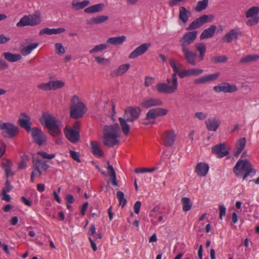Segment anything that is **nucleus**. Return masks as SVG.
<instances>
[{
	"instance_id": "nucleus-1",
	"label": "nucleus",
	"mask_w": 259,
	"mask_h": 259,
	"mask_svg": "<svg viewBox=\"0 0 259 259\" xmlns=\"http://www.w3.org/2000/svg\"><path fill=\"white\" fill-rule=\"evenodd\" d=\"M198 32L196 30L186 32L179 40L181 50L183 53L186 61L192 66L197 64L196 57L197 53L190 51L188 46L196 39Z\"/></svg>"
},
{
	"instance_id": "nucleus-2",
	"label": "nucleus",
	"mask_w": 259,
	"mask_h": 259,
	"mask_svg": "<svg viewBox=\"0 0 259 259\" xmlns=\"http://www.w3.org/2000/svg\"><path fill=\"white\" fill-rule=\"evenodd\" d=\"M39 121L48 129L49 134L53 137H57L61 134L59 121L56 118L48 113H44Z\"/></svg>"
},
{
	"instance_id": "nucleus-3",
	"label": "nucleus",
	"mask_w": 259,
	"mask_h": 259,
	"mask_svg": "<svg viewBox=\"0 0 259 259\" xmlns=\"http://www.w3.org/2000/svg\"><path fill=\"white\" fill-rule=\"evenodd\" d=\"M70 106V116L74 119H78L83 116L86 111L85 105L79 100V98L75 95L71 100Z\"/></svg>"
},
{
	"instance_id": "nucleus-4",
	"label": "nucleus",
	"mask_w": 259,
	"mask_h": 259,
	"mask_svg": "<svg viewBox=\"0 0 259 259\" xmlns=\"http://www.w3.org/2000/svg\"><path fill=\"white\" fill-rule=\"evenodd\" d=\"M251 163L248 160H239L233 168V171L237 177L243 173V179L245 180L253 170Z\"/></svg>"
},
{
	"instance_id": "nucleus-5",
	"label": "nucleus",
	"mask_w": 259,
	"mask_h": 259,
	"mask_svg": "<svg viewBox=\"0 0 259 259\" xmlns=\"http://www.w3.org/2000/svg\"><path fill=\"white\" fill-rule=\"evenodd\" d=\"M166 83H159L156 85L157 91L160 93L171 94L178 88V82L170 78H167Z\"/></svg>"
},
{
	"instance_id": "nucleus-6",
	"label": "nucleus",
	"mask_w": 259,
	"mask_h": 259,
	"mask_svg": "<svg viewBox=\"0 0 259 259\" xmlns=\"http://www.w3.org/2000/svg\"><path fill=\"white\" fill-rule=\"evenodd\" d=\"M141 110L139 107H128L124 112L123 118L128 122H133L137 120L140 116Z\"/></svg>"
},
{
	"instance_id": "nucleus-7",
	"label": "nucleus",
	"mask_w": 259,
	"mask_h": 259,
	"mask_svg": "<svg viewBox=\"0 0 259 259\" xmlns=\"http://www.w3.org/2000/svg\"><path fill=\"white\" fill-rule=\"evenodd\" d=\"M0 129L3 131L4 136L9 138L14 137L18 133V127L9 122L2 123L0 121Z\"/></svg>"
},
{
	"instance_id": "nucleus-8",
	"label": "nucleus",
	"mask_w": 259,
	"mask_h": 259,
	"mask_svg": "<svg viewBox=\"0 0 259 259\" xmlns=\"http://www.w3.org/2000/svg\"><path fill=\"white\" fill-rule=\"evenodd\" d=\"M213 89L217 93L221 92L233 93L238 91V88L236 85L230 84L228 82L219 83L217 85L213 87Z\"/></svg>"
},
{
	"instance_id": "nucleus-9",
	"label": "nucleus",
	"mask_w": 259,
	"mask_h": 259,
	"mask_svg": "<svg viewBox=\"0 0 259 259\" xmlns=\"http://www.w3.org/2000/svg\"><path fill=\"white\" fill-rule=\"evenodd\" d=\"M30 133L34 142L37 145H41L46 141V136L41 130L37 127H32Z\"/></svg>"
},
{
	"instance_id": "nucleus-10",
	"label": "nucleus",
	"mask_w": 259,
	"mask_h": 259,
	"mask_svg": "<svg viewBox=\"0 0 259 259\" xmlns=\"http://www.w3.org/2000/svg\"><path fill=\"white\" fill-rule=\"evenodd\" d=\"M33 167L34 170H36L40 177L42 174V171H46L49 167L48 161L40 159L39 158H33L32 159Z\"/></svg>"
},
{
	"instance_id": "nucleus-11",
	"label": "nucleus",
	"mask_w": 259,
	"mask_h": 259,
	"mask_svg": "<svg viewBox=\"0 0 259 259\" xmlns=\"http://www.w3.org/2000/svg\"><path fill=\"white\" fill-rule=\"evenodd\" d=\"M168 110L162 108H155L150 109L146 114V119H155L157 117L162 116L166 115Z\"/></svg>"
},
{
	"instance_id": "nucleus-12",
	"label": "nucleus",
	"mask_w": 259,
	"mask_h": 259,
	"mask_svg": "<svg viewBox=\"0 0 259 259\" xmlns=\"http://www.w3.org/2000/svg\"><path fill=\"white\" fill-rule=\"evenodd\" d=\"M161 138L165 146H171L175 141L176 134L173 131L167 130L162 134Z\"/></svg>"
},
{
	"instance_id": "nucleus-13",
	"label": "nucleus",
	"mask_w": 259,
	"mask_h": 259,
	"mask_svg": "<svg viewBox=\"0 0 259 259\" xmlns=\"http://www.w3.org/2000/svg\"><path fill=\"white\" fill-rule=\"evenodd\" d=\"M163 104L162 101L155 98H148L143 100L140 104L142 108H150L152 107L160 106Z\"/></svg>"
},
{
	"instance_id": "nucleus-14",
	"label": "nucleus",
	"mask_w": 259,
	"mask_h": 259,
	"mask_svg": "<svg viewBox=\"0 0 259 259\" xmlns=\"http://www.w3.org/2000/svg\"><path fill=\"white\" fill-rule=\"evenodd\" d=\"M208 18V15H202V16L196 19L192 23H191L189 26L186 28V30L193 31L194 29L199 28L202 25L207 22Z\"/></svg>"
},
{
	"instance_id": "nucleus-15",
	"label": "nucleus",
	"mask_w": 259,
	"mask_h": 259,
	"mask_svg": "<svg viewBox=\"0 0 259 259\" xmlns=\"http://www.w3.org/2000/svg\"><path fill=\"white\" fill-rule=\"evenodd\" d=\"M64 134L67 139L72 143H75L79 140V132L77 130L66 127L64 130Z\"/></svg>"
},
{
	"instance_id": "nucleus-16",
	"label": "nucleus",
	"mask_w": 259,
	"mask_h": 259,
	"mask_svg": "<svg viewBox=\"0 0 259 259\" xmlns=\"http://www.w3.org/2000/svg\"><path fill=\"white\" fill-rule=\"evenodd\" d=\"M30 117L25 113H21L20 117L18 120L19 125L26 130L28 133H30V131L32 130L30 123Z\"/></svg>"
},
{
	"instance_id": "nucleus-17",
	"label": "nucleus",
	"mask_w": 259,
	"mask_h": 259,
	"mask_svg": "<svg viewBox=\"0 0 259 259\" xmlns=\"http://www.w3.org/2000/svg\"><path fill=\"white\" fill-rule=\"evenodd\" d=\"M151 46L150 43H144L134 50L129 55L130 59L136 58L145 53Z\"/></svg>"
},
{
	"instance_id": "nucleus-18",
	"label": "nucleus",
	"mask_w": 259,
	"mask_h": 259,
	"mask_svg": "<svg viewBox=\"0 0 259 259\" xmlns=\"http://www.w3.org/2000/svg\"><path fill=\"white\" fill-rule=\"evenodd\" d=\"M179 11V24L180 25H185L188 22L191 13L184 7H180Z\"/></svg>"
},
{
	"instance_id": "nucleus-19",
	"label": "nucleus",
	"mask_w": 259,
	"mask_h": 259,
	"mask_svg": "<svg viewBox=\"0 0 259 259\" xmlns=\"http://www.w3.org/2000/svg\"><path fill=\"white\" fill-rule=\"evenodd\" d=\"M211 151L213 154H215L219 158H222L229 154V152L226 149L224 143L215 145L212 147Z\"/></svg>"
},
{
	"instance_id": "nucleus-20",
	"label": "nucleus",
	"mask_w": 259,
	"mask_h": 259,
	"mask_svg": "<svg viewBox=\"0 0 259 259\" xmlns=\"http://www.w3.org/2000/svg\"><path fill=\"white\" fill-rule=\"evenodd\" d=\"M220 73L219 72H215L213 74H207L202 76L200 78L196 79L194 82L196 84H203L207 82L217 80L220 76Z\"/></svg>"
},
{
	"instance_id": "nucleus-21",
	"label": "nucleus",
	"mask_w": 259,
	"mask_h": 259,
	"mask_svg": "<svg viewBox=\"0 0 259 259\" xmlns=\"http://www.w3.org/2000/svg\"><path fill=\"white\" fill-rule=\"evenodd\" d=\"M221 123V120L217 117L209 118L205 121L206 127L208 131H216Z\"/></svg>"
},
{
	"instance_id": "nucleus-22",
	"label": "nucleus",
	"mask_w": 259,
	"mask_h": 259,
	"mask_svg": "<svg viewBox=\"0 0 259 259\" xmlns=\"http://www.w3.org/2000/svg\"><path fill=\"white\" fill-rule=\"evenodd\" d=\"M119 130V126L117 123L105 125L103 128V135L118 136Z\"/></svg>"
},
{
	"instance_id": "nucleus-23",
	"label": "nucleus",
	"mask_w": 259,
	"mask_h": 259,
	"mask_svg": "<svg viewBox=\"0 0 259 259\" xmlns=\"http://www.w3.org/2000/svg\"><path fill=\"white\" fill-rule=\"evenodd\" d=\"M242 33L236 29H232L229 32L227 33L222 38V41L224 42H231L233 39H237L241 36Z\"/></svg>"
},
{
	"instance_id": "nucleus-24",
	"label": "nucleus",
	"mask_w": 259,
	"mask_h": 259,
	"mask_svg": "<svg viewBox=\"0 0 259 259\" xmlns=\"http://www.w3.org/2000/svg\"><path fill=\"white\" fill-rule=\"evenodd\" d=\"M118 136L111 135H103V143L104 145L108 147H113L119 144L117 138Z\"/></svg>"
},
{
	"instance_id": "nucleus-25",
	"label": "nucleus",
	"mask_w": 259,
	"mask_h": 259,
	"mask_svg": "<svg viewBox=\"0 0 259 259\" xmlns=\"http://www.w3.org/2000/svg\"><path fill=\"white\" fill-rule=\"evenodd\" d=\"M169 63L174 71V73L171 74V78L170 79L173 80L175 82H178L177 75H178L179 73L180 67H181L182 65L180 63H177L176 61L173 59H169Z\"/></svg>"
},
{
	"instance_id": "nucleus-26",
	"label": "nucleus",
	"mask_w": 259,
	"mask_h": 259,
	"mask_svg": "<svg viewBox=\"0 0 259 259\" xmlns=\"http://www.w3.org/2000/svg\"><path fill=\"white\" fill-rule=\"evenodd\" d=\"M209 168V165L206 163H198L195 167V171L198 176L204 177L207 175Z\"/></svg>"
},
{
	"instance_id": "nucleus-27",
	"label": "nucleus",
	"mask_w": 259,
	"mask_h": 259,
	"mask_svg": "<svg viewBox=\"0 0 259 259\" xmlns=\"http://www.w3.org/2000/svg\"><path fill=\"white\" fill-rule=\"evenodd\" d=\"M217 27L215 25H212L208 28L204 30L200 35V40L212 37L217 30Z\"/></svg>"
},
{
	"instance_id": "nucleus-28",
	"label": "nucleus",
	"mask_w": 259,
	"mask_h": 259,
	"mask_svg": "<svg viewBox=\"0 0 259 259\" xmlns=\"http://www.w3.org/2000/svg\"><path fill=\"white\" fill-rule=\"evenodd\" d=\"M195 47L199 53L198 61L200 62L204 59L206 51V45L203 42H197L195 44Z\"/></svg>"
},
{
	"instance_id": "nucleus-29",
	"label": "nucleus",
	"mask_w": 259,
	"mask_h": 259,
	"mask_svg": "<svg viewBox=\"0 0 259 259\" xmlns=\"http://www.w3.org/2000/svg\"><path fill=\"white\" fill-rule=\"evenodd\" d=\"M246 143V138L244 137L241 138L237 140L236 143V150L234 154L235 157H237L240 154L241 152L244 149Z\"/></svg>"
},
{
	"instance_id": "nucleus-30",
	"label": "nucleus",
	"mask_w": 259,
	"mask_h": 259,
	"mask_svg": "<svg viewBox=\"0 0 259 259\" xmlns=\"http://www.w3.org/2000/svg\"><path fill=\"white\" fill-rule=\"evenodd\" d=\"M92 153L98 157H102L104 152L101 149L100 144L97 141H92L91 143Z\"/></svg>"
},
{
	"instance_id": "nucleus-31",
	"label": "nucleus",
	"mask_w": 259,
	"mask_h": 259,
	"mask_svg": "<svg viewBox=\"0 0 259 259\" xmlns=\"http://www.w3.org/2000/svg\"><path fill=\"white\" fill-rule=\"evenodd\" d=\"M105 8V5L103 3L95 5L85 8L84 12L87 14L95 13L101 12Z\"/></svg>"
},
{
	"instance_id": "nucleus-32",
	"label": "nucleus",
	"mask_w": 259,
	"mask_h": 259,
	"mask_svg": "<svg viewBox=\"0 0 259 259\" xmlns=\"http://www.w3.org/2000/svg\"><path fill=\"white\" fill-rule=\"evenodd\" d=\"M5 59L10 62H16L20 60L22 57L19 54H13L10 52H5L3 53Z\"/></svg>"
},
{
	"instance_id": "nucleus-33",
	"label": "nucleus",
	"mask_w": 259,
	"mask_h": 259,
	"mask_svg": "<svg viewBox=\"0 0 259 259\" xmlns=\"http://www.w3.org/2000/svg\"><path fill=\"white\" fill-rule=\"evenodd\" d=\"M126 40V37L124 35L109 38L107 39V43L117 46L121 45Z\"/></svg>"
},
{
	"instance_id": "nucleus-34",
	"label": "nucleus",
	"mask_w": 259,
	"mask_h": 259,
	"mask_svg": "<svg viewBox=\"0 0 259 259\" xmlns=\"http://www.w3.org/2000/svg\"><path fill=\"white\" fill-rule=\"evenodd\" d=\"M90 4V2L88 0H84L82 2H77L75 0L72 1L71 5L72 8L75 10H79L82 9Z\"/></svg>"
},
{
	"instance_id": "nucleus-35",
	"label": "nucleus",
	"mask_w": 259,
	"mask_h": 259,
	"mask_svg": "<svg viewBox=\"0 0 259 259\" xmlns=\"http://www.w3.org/2000/svg\"><path fill=\"white\" fill-rule=\"evenodd\" d=\"M109 19V17L106 15H101L96 17L92 18L89 22H87L88 24H99L106 22Z\"/></svg>"
},
{
	"instance_id": "nucleus-36",
	"label": "nucleus",
	"mask_w": 259,
	"mask_h": 259,
	"mask_svg": "<svg viewBox=\"0 0 259 259\" xmlns=\"http://www.w3.org/2000/svg\"><path fill=\"white\" fill-rule=\"evenodd\" d=\"M118 120L123 134L127 135L130 131V126L127 123L128 121L123 117H119Z\"/></svg>"
},
{
	"instance_id": "nucleus-37",
	"label": "nucleus",
	"mask_w": 259,
	"mask_h": 259,
	"mask_svg": "<svg viewBox=\"0 0 259 259\" xmlns=\"http://www.w3.org/2000/svg\"><path fill=\"white\" fill-rule=\"evenodd\" d=\"M259 59V55L257 54L247 55L241 59L240 63H246L254 62Z\"/></svg>"
},
{
	"instance_id": "nucleus-38",
	"label": "nucleus",
	"mask_w": 259,
	"mask_h": 259,
	"mask_svg": "<svg viewBox=\"0 0 259 259\" xmlns=\"http://www.w3.org/2000/svg\"><path fill=\"white\" fill-rule=\"evenodd\" d=\"M38 45V43H32L29 45L22 49L21 53L23 56H27L29 55L33 49H35Z\"/></svg>"
},
{
	"instance_id": "nucleus-39",
	"label": "nucleus",
	"mask_w": 259,
	"mask_h": 259,
	"mask_svg": "<svg viewBox=\"0 0 259 259\" xmlns=\"http://www.w3.org/2000/svg\"><path fill=\"white\" fill-rule=\"evenodd\" d=\"M208 5V0L199 1L194 8L196 12H200L205 10Z\"/></svg>"
},
{
	"instance_id": "nucleus-40",
	"label": "nucleus",
	"mask_w": 259,
	"mask_h": 259,
	"mask_svg": "<svg viewBox=\"0 0 259 259\" xmlns=\"http://www.w3.org/2000/svg\"><path fill=\"white\" fill-rule=\"evenodd\" d=\"M130 65L129 64H125L120 65L118 69L114 71V73L117 76L122 75L125 73L130 68Z\"/></svg>"
},
{
	"instance_id": "nucleus-41",
	"label": "nucleus",
	"mask_w": 259,
	"mask_h": 259,
	"mask_svg": "<svg viewBox=\"0 0 259 259\" xmlns=\"http://www.w3.org/2000/svg\"><path fill=\"white\" fill-rule=\"evenodd\" d=\"M181 202L183 205V210L188 211L192 207V204L190 202V199L188 197H183L181 199Z\"/></svg>"
},
{
	"instance_id": "nucleus-42",
	"label": "nucleus",
	"mask_w": 259,
	"mask_h": 259,
	"mask_svg": "<svg viewBox=\"0 0 259 259\" xmlns=\"http://www.w3.org/2000/svg\"><path fill=\"white\" fill-rule=\"evenodd\" d=\"M51 90H57L59 89L62 88L65 84L62 80H50Z\"/></svg>"
},
{
	"instance_id": "nucleus-43",
	"label": "nucleus",
	"mask_w": 259,
	"mask_h": 259,
	"mask_svg": "<svg viewBox=\"0 0 259 259\" xmlns=\"http://www.w3.org/2000/svg\"><path fill=\"white\" fill-rule=\"evenodd\" d=\"M29 16V26H35L41 22L40 17L37 15H32Z\"/></svg>"
},
{
	"instance_id": "nucleus-44",
	"label": "nucleus",
	"mask_w": 259,
	"mask_h": 259,
	"mask_svg": "<svg viewBox=\"0 0 259 259\" xmlns=\"http://www.w3.org/2000/svg\"><path fill=\"white\" fill-rule=\"evenodd\" d=\"M29 16L25 15L20 19V21L17 23L16 26L18 27L29 26Z\"/></svg>"
},
{
	"instance_id": "nucleus-45",
	"label": "nucleus",
	"mask_w": 259,
	"mask_h": 259,
	"mask_svg": "<svg viewBox=\"0 0 259 259\" xmlns=\"http://www.w3.org/2000/svg\"><path fill=\"white\" fill-rule=\"evenodd\" d=\"M228 60V57L226 56L222 55L219 56H214L211 58V61L213 63L217 64L220 63H225Z\"/></svg>"
},
{
	"instance_id": "nucleus-46",
	"label": "nucleus",
	"mask_w": 259,
	"mask_h": 259,
	"mask_svg": "<svg viewBox=\"0 0 259 259\" xmlns=\"http://www.w3.org/2000/svg\"><path fill=\"white\" fill-rule=\"evenodd\" d=\"M259 12V8L257 7H252L248 9L245 13L246 18L252 17Z\"/></svg>"
},
{
	"instance_id": "nucleus-47",
	"label": "nucleus",
	"mask_w": 259,
	"mask_h": 259,
	"mask_svg": "<svg viewBox=\"0 0 259 259\" xmlns=\"http://www.w3.org/2000/svg\"><path fill=\"white\" fill-rule=\"evenodd\" d=\"M116 196L118 198L120 205L123 207L126 204L127 201L124 198V194L123 192L118 191L117 192Z\"/></svg>"
},
{
	"instance_id": "nucleus-48",
	"label": "nucleus",
	"mask_w": 259,
	"mask_h": 259,
	"mask_svg": "<svg viewBox=\"0 0 259 259\" xmlns=\"http://www.w3.org/2000/svg\"><path fill=\"white\" fill-rule=\"evenodd\" d=\"M188 75L189 76H198L203 72V70L201 69L191 68L187 69Z\"/></svg>"
},
{
	"instance_id": "nucleus-49",
	"label": "nucleus",
	"mask_w": 259,
	"mask_h": 259,
	"mask_svg": "<svg viewBox=\"0 0 259 259\" xmlns=\"http://www.w3.org/2000/svg\"><path fill=\"white\" fill-rule=\"evenodd\" d=\"M37 88L38 89L43 91L47 92L51 91V87L50 81L48 82L41 83L38 84L37 85Z\"/></svg>"
},
{
	"instance_id": "nucleus-50",
	"label": "nucleus",
	"mask_w": 259,
	"mask_h": 259,
	"mask_svg": "<svg viewBox=\"0 0 259 259\" xmlns=\"http://www.w3.org/2000/svg\"><path fill=\"white\" fill-rule=\"evenodd\" d=\"M108 46L106 44H100L95 46L92 49L90 50V53H94L95 52H100L106 49Z\"/></svg>"
},
{
	"instance_id": "nucleus-51",
	"label": "nucleus",
	"mask_w": 259,
	"mask_h": 259,
	"mask_svg": "<svg viewBox=\"0 0 259 259\" xmlns=\"http://www.w3.org/2000/svg\"><path fill=\"white\" fill-rule=\"evenodd\" d=\"M55 52L58 55H63L65 52V48L61 43L57 42L55 45Z\"/></svg>"
},
{
	"instance_id": "nucleus-52",
	"label": "nucleus",
	"mask_w": 259,
	"mask_h": 259,
	"mask_svg": "<svg viewBox=\"0 0 259 259\" xmlns=\"http://www.w3.org/2000/svg\"><path fill=\"white\" fill-rule=\"evenodd\" d=\"M157 169L156 167H152L151 168H136L135 172L136 173H143V172H152Z\"/></svg>"
},
{
	"instance_id": "nucleus-53",
	"label": "nucleus",
	"mask_w": 259,
	"mask_h": 259,
	"mask_svg": "<svg viewBox=\"0 0 259 259\" xmlns=\"http://www.w3.org/2000/svg\"><path fill=\"white\" fill-rule=\"evenodd\" d=\"M37 154L41 156L43 158L52 159H53L55 157V154H48L47 153L44 151H38Z\"/></svg>"
},
{
	"instance_id": "nucleus-54",
	"label": "nucleus",
	"mask_w": 259,
	"mask_h": 259,
	"mask_svg": "<svg viewBox=\"0 0 259 259\" xmlns=\"http://www.w3.org/2000/svg\"><path fill=\"white\" fill-rule=\"evenodd\" d=\"M13 188V186L10 184L9 180L7 179L5 183V186L3 189L2 193H7L10 192Z\"/></svg>"
},
{
	"instance_id": "nucleus-55",
	"label": "nucleus",
	"mask_w": 259,
	"mask_h": 259,
	"mask_svg": "<svg viewBox=\"0 0 259 259\" xmlns=\"http://www.w3.org/2000/svg\"><path fill=\"white\" fill-rule=\"evenodd\" d=\"M71 158L78 162H80V160L79 159V154L78 152L74 151L73 150H70L69 152Z\"/></svg>"
},
{
	"instance_id": "nucleus-56",
	"label": "nucleus",
	"mask_w": 259,
	"mask_h": 259,
	"mask_svg": "<svg viewBox=\"0 0 259 259\" xmlns=\"http://www.w3.org/2000/svg\"><path fill=\"white\" fill-rule=\"evenodd\" d=\"M259 22V17H255L252 19H249L246 24L248 25L253 26L257 24Z\"/></svg>"
},
{
	"instance_id": "nucleus-57",
	"label": "nucleus",
	"mask_w": 259,
	"mask_h": 259,
	"mask_svg": "<svg viewBox=\"0 0 259 259\" xmlns=\"http://www.w3.org/2000/svg\"><path fill=\"white\" fill-rule=\"evenodd\" d=\"M207 116V114L201 112H198L195 113V117L199 120H203Z\"/></svg>"
},
{
	"instance_id": "nucleus-58",
	"label": "nucleus",
	"mask_w": 259,
	"mask_h": 259,
	"mask_svg": "<svg viewBox=\"0 0 259 259\" xmlns=\"http://www.w3.org/2000/svg\"><path fill=\"white\" fill-rule=\"evenodd\" d=\"M95 60L99 64L105 65L106 63L109 62V60L108 59H105L104 58H101L100 57H96Z\"/></svg>"
},
{
	"instance_id": "nucleus-59",
	"label": "nucleus",
	"mask_w": 259,
	"mask_h": 259,
	"mask_svg": "<svg viewBox=\"0 0 259 259\" xmlns=\"http://www.w3.org/2000/svg\"><path fill=\"white\" fill-rule=\"evenodd\" d=\"M39 34L40 35L44 34L52 35V30L49 28H43L40 30Z\"/></svg>"
},
{
	"instance_id": "nucleus-60",
	"label": "nucleus",
	"mask_w": 259,
	"mask_h": 259,
	"mask_svg": "<svg viewBox=\"0 0 259 259\" xmlns=\"http://www.w3.org/2000/svg\"><path fill=\"white\" fill-rule=\"evenodd\" d=\"M154 82V78L149 76H146L145 79L144 84L148 87L152 85Z\"/></svg>"
},
{
	"instance_id": "nucleus-61",
	"label": "nucleus",
	"mask_w": 259,
	"mask_h": 259,
	"mask_svg": "<svg viewBox=\"0 0 259 259\" xmlns=\"http://www.w3.org/2000/svg\"><path fill=\"white\" fill-rule=\"evenodd\" d=\"M220 211V218L222 220L223 217L226 215V208L223 205H220L219 207Z\"/></svg>"
},
{
	"instance_id": "nucleus-62",
	"label": "nucleus",
	"mask_w": 259,
	"mask_h": 259,
	"mask_svg": "<svg viewBox=\"0 0 259 259\" xmlns=\"http://www.w3.org/2000/svg\"><path fill=\"white\" fill-rule=\"evenodd\" d=\"M27 158L26 156H24L23 158V160L19 163L18 165V168L20 169H24L27 166V163L25 160H27Z\"/></svg>"
},
{
	"instance_id": "nucleus-63",
	"label": "nucleus",
	"mask_w": 259,
	"mask_h": 259,
	"mask_svg": "<svg viewBox=\"0 0 259 259\" xmlns=\"http://www.w3.org/2000/svg\"><path fill=\"white\" fill-rule=\"evenodd\" d=\"M141 206V202L138 201L136 202L134 204V211L136 214H139L140 211V208Z\"/></svg>"
},
{
	"instance_id": "nucleus-64",
	"label": "nucleus",
	"mask_w": 259,
	"mask_h": 259,
	"mask_svg": "<svg viewBox=\"0 0 259 259\" xmlns=\"http://www.w3.org/2000/svg\"><path fill=\"white\" fill-rule=\"evenodd\" d=\"M10 40L9 37L6 36L4 34H0V45L6 44Z\"/></svg>"
}]
</instances>
